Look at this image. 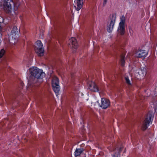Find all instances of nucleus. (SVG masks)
<instances>
[{
    "instance_id": "aec40b11",
    "label": "nucleus",
    "mask_w": 157,
    "mask_h": 157,
    "mask_svg": "<svg viewBox=\"0 0 157 157\" xmlns=\"http://www.w3.org/2000/svg\"><path fill=\"white\" fill-rule=\"evenodd\" d=\"M108 0H104L103 5L105 6L106 3Z\"/></svg>"
},
{
    "instance_id": "4be33fe9",
    "label": "nucleus",
    "mask_w": 157,
    "mask_h": 157,
    "mask_svg": "<svg viewBox=\"0 0 157 157\" xmlns=\"http://www.w3.org/2000/svg\"><path fill=\"white\" fill-rule=\"evenodd\" d=\"M125 152H126V150H125H125H124V152H125Z\"/></svg>"
},
{
    "instance_id": "20e7f679",
    "label": "nucleus",
    "mask_w": 157,
    "mask_h": 157,
    "mask_svg": "<svg viewBox=\"0 0 157 157\" xmlns=\"http://www.w3.org/2000/svg\"><path fill=\"white\" fill-rule=\"evenodd\" d=\"M153 116L150 113L147 114L146 117L144 121L142 126V129L143 130H146L147 128L150 123H151Z\"/></svg>"
},
{
    "instance_id": "f8f14e48",
    "label": "nucleus",
    "mask_w": 157,
    "mask_h": 157,
    "mask_svg": "<svg viewBox=\"0 0 157 157\" xmlns=\"http://www.w3.org/2000/svg\"><path fill=\"white\" fill-rule=\"evenodd\" d=\"M123 149V147H121L119 148H116L113 150L112 151V157H120V153Z\"/></svg>"
},
{
    "instance_id": "6e6552de",
    "label": "nucleus",
    "mask_w": 157,
    "mask_h": 157,
    "mask_svg": "<svg viewBox=\"0 0 157 157\" xmlns=\"http://www.w3.org/2000/svg\"><path fill=\"white\" fill-rule=\"evenodd\" d=\"M116 20V16L114 15H112V19L110 23L107 24V31L110 33L113 30V26L114 25Z\"/></svg>"
},
{
    "instance_id": "9d476101",
    "label": "nucleus",
    "mask_w": 157,
    "mask_h": 157,
    "mask_svg": "<svg viewBox=\"0 0 157 157\" xmlns=\"http://www.w3.org/2000/svg\"><path fill=\"white\" fill-rule=\"evenodd\" d=\"M69 45L71 48H76L78 47V44L76 39L74 37H72L70 39Z\"/></svg>"
},
{
    "instance_id": "0eeeda50",
    "label": "nucleus",
    "mask_w": 157,
    "mask_h": 157,
    "mask_svg": "<svg viewBox=\"0 0 157 157\" xmlns=\"http://www.w3.org/2000/svg\"><path fill=\"white\" fill-rule=\"evenodd\" d=\"M13 3L12 0H3V6L2 3H0V5L3 6V9L6 12L9 13L11 9V4L10 2Z\"/></svg>"
},
{
    "instance_id": "ddd939ff",
    "label": "nucleus",
    "mask_w": 157,
    "mask_h": 157,
    "mask_svg": "<svg viewBox=\"0 0 157 157\" xmlns=\"http://www.w3.org/2000/svg\"><path fill=\"white\" fill-rule=\"evenodd\" d=\"M74 2L75 5V7L76 10H79L82 7L83 0H75Z\"/></svg>"
},
{
    "instance_id": "f03ea898",
    "label": "nucleus",
    "mask_w": 157,
    "mask_h": 157,
    "mask_svg": "<svg viewBox=\"0 0 157 157\" xmlns=\"http://www.w3.org/2000/svg\"><path fill=\"white\" fill-rule=\"evenodd\" d=\"M34 49L36 53L39 56H42L44 55V48L41 41L38 40L35 44Z\"/></svg>"
},
{
    "instance_id": "39448f33",
    "label": "nucleus",
    "mask_w": 157,
    "mask_h": 157,
    "mask_svg": "<svg viewBox=\"0 0 157 157\" xmlns=\"http://www.w3.org/2000/svg\"><path fill=\"white\" fill-rule=\"evenodd\" d=\"M52 83L53 90L56 94H58L60 91L59 80L58 78L56 76L53 77Z\"/></svg>"
},
{
    "instance_id": "4468645a",
    "label": "nucleus",
    "mask_w": 157,
    "mask_h": 157,
    "mask_svg": "<svg viewBox=\"0 0 157 157\" xmlns=\"http://www.w3.org/2000/svg\"><path fill=\"white\" fill-rule=\"evenodd\" d=\"M88 89L91 91L97 92L98 89L96 85L94 82H91L89 85Z\"/></svg>"
},
{
    "instance_id": "7ed1b4c3",
    "label": "nucleus",
    "mask_w": 157,
    "mask_h": 157,
    "mask_svg": "<svg viewBox=\"0 0 157 157\" xmlns=\"http://www.w3.org/2000/svg\"><path fill=\"white\" fill-rule=\"evenodd\" d=\"M19 30L16 27H13L9 38L10 41H11V43H15L16 42Z\"/></svg>"
},
{
    "instance_id": "f257e3e1",
    "label": "nucleus",
    "mask_w": 157,
    "mask_h": 157,
    "mask_svg": "<svg viewBox=\"0 0 157 157\" xmlns=\"http://www.w3.org/2000/svg\"><path fill=\"white\" fill-rule=\"evenodd\" d=\"M29 71L32 76L30 77L28 81V86L30 87L36 86L39 84L37 83L38 79H41L44 76L45 73L37 67L31 68Z\"/></svg>"
},
{
    "instance_id": "2eb2a0df",
    "label": "nucleus",
    "mask_w": 157,
    "mask_h": 157,
    "mask_svg": "<svg viewBox=\"0 0 157 157\" xmlns=\"http://www.w3.org/2000/svg\"><path fill=\"white\" fill-rule=\"evenodd\" d=\"M83 151L84 149L83 148H76L74 152L75 156L77 157L80 156Z\"/></svg>"
},
{
    "instance_id": "412c9836",
    "label": "nucleus",
    "mask_w": 157,
    "mask_h": 157,
    "mask_svg": "<svg viewBox=\"0 0 157 157\" xmlns=\"http://www.w3.org/2000/svg\"><path fill=\"white\" fill-rule=\"evenodd\" d=\"M131 31H132V30H131ZM129 32L130 33H131V30H129Z\"/></svg>"
},
{
    "instance_id": "6ab92c4d",
    "label": "nucleus",
    "mask_w": 157,
    "mask_h": 157,
    "mask_svg": "<svg viewBox=\"0 0 157 157\" xmlns=\"http://www.w3.org/2000/svg\"><path fill=\"white\" fill-rule=\"evenodd\" d=\"M125 79L126 82L127 84L130 85L131 84L130 83V80L129 79L128 77H125Z\"/></svg>"
},
{
    "instance_id": "a211bd4d",
    "label": "nucleus",
    "mask_w": 157,
    "mask_h": 157,
    "mask_svg": "<svg viewBox=\"0 0 157 157\" xmlns=\"http://www.w3.org/2000/svg\"><path fill=\"white\" fill-rule=\"evenodd\" d=\"M5 52V51L3 49L1 50L0 52V59L2 57Z\"/></svg>"
},
{
    "instance_id": "dca6fc26",
    "label": "nucleus",
    "mask_w": 157,
    "mask_h": 157,
    "mask_svg": "<svg viewBox=\"0 0 157 157\" xmlns=\"http://www.w3.org/2000/svg\"><path fill=\"white\" fill-rule=\"evenodd\" d=\"M125 54H121L120 56V62L121 65L123 66L125 63Z\"/></svg>"
},
{
    "instance_id": "9b49d317",
    "label": "nucleus",
    "mask_w": 157,
    "mask_h": 157,
    "mask_svg": "<svg viewBox=\"0 0 157 157\" xmlns=\"http://www.w3.org/2000/svg\"><path fill=\"white\" fill-rule=\"evenodd\" d=\"M147 52L144 50H139L136 53V56L138 58H144L147 56Z\"/></svg>"
},
{
    "instance_id": "1a4fd4ad",
    "label": "nucleus",
    "mask_w": 157,
    "mask_h": 157,
    "mask_svg": "<svg viewBox=\"0 0 157 157\" xmlns=\"http://www.w3.org/2000/svg\"><path fill=\"white\" fill-rule=\"evenodd\" d=\"M101 104L100 106L103 109H106L110 105V102L109 100L103 98L101 100Z\"/></svg>"
},
{
    "instance_id": "f3484780",
    "label": "nucleus",
    "mask_w": 157,
    "mask_h": 157,
    "mask_svg": "<svg viewBox=\"0 0 157 157\" xmlns=\"http://www.w3.org/2000/svg\"><path fill=\"white\" fill-rule=\"evenodd\" d=\"M139 74H140L142 75L143 76L145 75L147 73V70L145 68H143V69L141 68V70L139 71V72H138Z\"/></svg>"
},
{
    "instance_id": "423d86ee",
    "label": "nucleus",
    "mask_w": 157,
    "mask_h": 157,
    "mask_svg": "<svg viewBox=\"0 0 157 157\" xmlns=\"http://www.w3.org/2000/svg\"><path fill=\"white\" fill-rule=\"evenodd\" d=\"M121 21L119 23L118 31L121 35H123L125 33L124 24L126 20L125 17L124 15L122 16L120 18Z\"/></svg>"
}]
</instances>
